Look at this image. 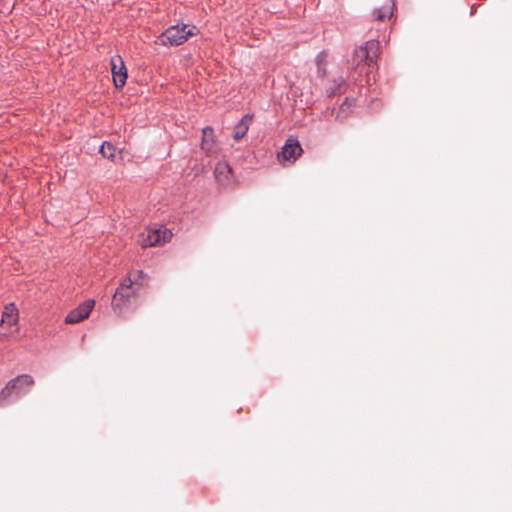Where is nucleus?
<instances>
[{"instance_id":"12","label":"nucleus","mask_w":512,"mask_h":512,"mask_svg":"<svg viewBox=\"0 0 512 512\" xmlns=\"http://www.w3.org/2000/svg\"><path fill=\"white\" fill-rule=\"evenodd\" d=\"M345 87H346V83H345L344 78L339 77L338 79H335L333 86H331L327 89L328 97H333V96L343 93L345 91Z\"/></svg>"},{"instance_id":"15","label":"nucleus","mask_w":512,"mask_h":512,"mask_svg":"<svg viewBox=\"0 0 512 512\" xmlns=\"http://www.w3.org/2000/svg\"><path fill=\"white\" fill-rule=\"evenodd\" d=\"M373 14H374L375 19L382 21L386 17H388L389 14H391V10H390V7H384V8L375 10Z\"/></svg>"},{"instance_id":"9","label":"nucleus","mask_w":512,"mask_h":512,"mask_svg":"<svg viewBox=\"0 0 512 512\" xmlns=\"http://www.w3.org/2000/svg\"><path fill=\"white\" fill-rule=\"evenodd\" d=\"M201 148L208 155L216 154L219 151L220 145L215 130H202Z\"/></svg>"},{"instance_id":"6","label":"nucleus","mask_w":512,"mask_h":512,"mask_svg":"<svg viewBox=\"0 0 512 512\" xmlns=\"http://www.w3.org/2000/svg\"><path fill=\"white\" fill-rule=\"evenodd\" d=\"M303 149L295 138L287 139L282 151L278 154V161L282 165L294 163L301 156Z\"/></svg>"},{"instance_id":"3","label":"nucleus","mask_w":512,"mask_h":512,"mask_svg":"<svg viewBox=\"0 0 512 512\" xmlns=\"http://www.w3.org/2000/svg\"><path fill=\"white\" fill-rule=\"evenodd\" d=\"M195 27H189L187 25H176L169 27L162 35L159 37L161 44L163 45H174L178 46L187 41L189 36L194 35Z\"/></svg>"},{"instance_id":"13","label":"nucleus","mask_w":512,"mask_h":512,"mask_svg":"<svg viewBox=\"0 0 512 512\" xmlns=\"http://www.w3.org/2000/svg\"><path fill=\"white\" fill-rule=\"evenodd\" d=\"M13 384L9 381L6 386L0 391V406H5L7 400L11 397L15 390Z\"/></svg>"},{"instance_id":"8","label":"nucleus","mask_w":512,"mask_h":512,"mask_svg":"<svg viewBox=\"0 0 512 512\" xmlns=\"http://www.w3.org/2000/svg\"><path fill=\"white\" fill-rule=\"evenodd\" d=\"M111 70L114 84L117 88L125 85L127 79V69L120 56H114L111 59Z\"/></svg>"},{"instance_id":"18","label":"nucleus","mask_w":512,"mask_h":512,"mask_svg":"<svg viewBox=\"0 0 512 512\" xmlns=\"http://www.w3.org/2000/svg\"><path fill=\"white\" fill-rule=\"evenodd\" d=\"M348 103V99L345 100V103L342 105V107Z\"/></svg>"},{"instance_id":"1","label":"nucleus","mask_w":512,"mask_h":512,"mask_svg":"<svg viewBox=\"0 0 512 512\" xmlns=\"http://www.w3.org/2000/svg\"><path fill=\"white\" fill-rule=\"evenodd\" d=\"M147 284V276L141 270L130 272L123 278L112 298L111 305L114 313L121 316L131 298L136 296L137 289L145 287Z\"/></svg>"},{"instance_id":"4","label":"nucleus","mask_w":512,"mask_h":512,"mask_svg":"<svg viewBox=\"0 0 512 512\" xmlns=\"http://www.w3.org/2000/svg\"><path fill=\"white\" fill-rule=\"evenodd\" d=\"M18 310L14 304L5 307L0 323V340H6L18 331Z\"/></svg>"},{"instance_id":"14","label":"nucleus","mask_w":512,"mask_h":512,"mask_svg":"<svg viewBox=\"0 0 512 512\" xmlns=\"http://www.w3.org/2000/svg\"><path fill=\"white\" fill-rule=\"evenodd\" d=\"M100 152L104 157L112 159L115 157L116 149L110 143H103L100 147Z\"/></svg>"},{"instance_id":"2","label":"nucleus","mask_w":512,"mask_h":512,"mask_svg":"<svg viewBox=\"0 0 512 512\" xmlns=\"http://www.w3.org/2000/svg\"><path fill=\"white\" fill-rule=\"evenodd\" d=\"M379 54V42L372 40L360 46L354 51L351 68L357 69L361 66L371 67L377 60Z\"/></svg>"},{"instance_id":"10","label":"nucleus","mask_w":512,"mask_h":512,"mask_svg":"<svg viewBox=\"0 0 512 512\" xmlns=\"http://www.w3.org/2000/svg\"><path fill=\"white\" fill-rule=\"evenodd\" d=\"M215 178L221 185H229L232 182V169L226 162H219L215 167Z\"/></svg>"},{"instance_id":"17","label":"nucleus","mask_w":512,"mask_h":512,"mask_svg":"<svg viewBox=\"0 0 512 512\" xmlns=\"http://www.w3.org/2000/svg\"><path fill=\"white\" fill-rule=\"evenodd\" d=\"M245 134H246V130H242V131L238 130V131L233 135V138H234L235 140H240V139H242V138L245 136Z\"/></svg>"},{"instance_id":"5","label":"nucleus","mask_w":512,"mask_h":512,"mask_svg":"<svg viewBox=\"0 0 512 512\" xmlns=\"http://www.w3.org/2000/svg\"><path fill=\"white\" fill-rule=\"evenodd\" d=\"M172 238L170 230L164 229H149L140 236L139 242L143 247H151L157 245H163L169 242Z\"/></svg>"},{"instance_id":"16","label":"nucleus","mask_w":512,"mask_h":512,"mask_svg":"<svg viewBox=\"0 0 512 512\" xmlns=\"http://www.w3.org/2000/svg\"><path fill=\"white\" fill-rule=\"evenodd\" d=\"M251 122L252 116L247 114L239 121L238 125L235 128H248Z\"/></svg>"},{"instance_id":"7","label":"nucleus","mask_w":512,"mask_h":512,"mask_svg":"<svg viewBox=\"0 0 512 512\" xmlns=\"http://www.w3.org/2000/svg\"><path fill=\"white\" fill-rule=\"evenodd\" d=\"M95 306V301L92 299L86 300L77 308L73 309L65 318V323L76 324L88 318L91 311Z\"/></svg>"},{"instance_id":"11","label":"nucleus","mask_w":512,"mask_h":512,"mask_svg":"<svg viewBox=\"0 0 512 512\" xmlns=\"http://www.w3.org/2000/svg\"><path fill=\"white\" fill-rule=\"evenodd\" d=\"M11 384L14 383L13 388L15 390V393L19 394L22 392L25 388H30L34 384V379L30 375H20L12 380H10Z\"/></svg>"}]
</instances>
